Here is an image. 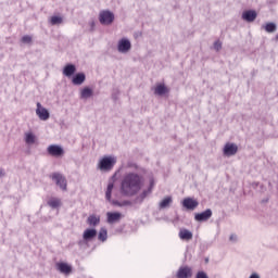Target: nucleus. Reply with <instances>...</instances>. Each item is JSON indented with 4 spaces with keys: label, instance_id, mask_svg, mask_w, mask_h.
<instances>
[{
    "label": "nucleus",
    "instance_id": "obj_1",
    "mask_svg": "<svg viewBox=\"0 0 278 278\" xmlns=\"http://www.w3.org/2000/svg\"><path fill=\"white\" fill-rule=\"evenodd\" d=\"M143 184L144 177L142 175L134 172L126 173L121 182V193L124 197H136L142 190Z\"/></svg>",
    "mask_w": 278,
    "mask_h": 278
},
{
    "label": "nucleus",
    "instance_id": "obj_2",
    "mask_svg": "<svg viewBox=\"0 0 278 278\" xmlns=\"http://www.w3.org/2000/svg\"><path fill=\"white\" fill-rule=\"evenodd\" d=\"M116 165V157L114 156H104L100 160L98 164L99 170L110 172Z\"/></svg>",
    "mask_w": 278,
    "mask_h": 278
},
{
    "label": "nucleus",
    "instance_id": "obj_3",
    "mask_svg": "<svg viewBox=\"0 0 278 278\" xmlns=\"http://www.w3.org/2000/svg\"><path fill=\"white\" fill-rule=\"evenodd\" d=\"M99 21L101 25H112L114 23V13L108 10L101 11Z\"/></svg>",
    "mask_w": 278,
    "mask_h": 278
},
{
    "label": "nucleus",
    "instance_id": "obj_4",
    "mask_svg": "<svg viewBox=\"0 0 278 278\" xmlns=\"http://www.w3.org/2000/svg\"><path fill=\"white\" fill-rule=\"evenodd\" d=\"M52 181L55 182L56 186L63 191H66L67 188V182H66V177H64L60 173H53L51 176Z\"/></svg>",
    "mask_w": 278,
    "mask_h": 278
},
{
    "label": "nucleus",
    "instance_id": "obj_5",
    "mask_svg": "<svg viewBox=\"0 0 278 278\" xmlns=\"http://www.w3.org/2000/svg\"><path fill=\"white\" fill-rule=\"evenodd\" d=\"M118 53H129L131 51V41L128 38L119 39L117 43Z\"/></svg>",
    "mask_w": 278,
    "mask_h": 278
},
{
    "label": "nucleus",
    "instance_id": "obj_6",
    "mask_svg": "<svg viewBox=\"0 0 278 278\" xmlns=\"http://www.w3.org/2000/svg\"><path fill=\"white\" fill-rule=\"evenodd\" d=\"M47 151L52 157H62V155H64V148L59 144L49 146L47 148Z\"/></svg>",
    "mask_w": 278,
    "mask_h": 278
},
{
    "label": "nucleus",
    "instance_id": "obj_7",
    "mask_svg": "<svg viewBox=\"0 0 278 278\" xmlns=\"http://www.w3.org/2000/svg\"><path fill=\"white\" fill-rule=\"evenodd\" d=\"M212 208H206L204 212L195 213L194 220H197V223H207V220L212 218Z\"/></svg>",
    "mask_w": 278,
    "mask_h": 278
},
{
    "label": "nucleus",
    "instance_id": "obj_8",
    "mask_svg": "<svg viewBox=\"0 0 278 278\" xmlns=\"http://www.w3.org/2000/svg\"><path fill=\"white\" fill-rule=\"evenodd\" d=\"M36 114L40 121H49L51 114L49 111L40 104V102H37V109Z\"/></svg>",
    "mask_w": 278,
    "mask_h": 278
},
{
    "label": "nucleus",
    "instance_id": "obj_9",
    "mask_svg": "<svg viewBox=\"0 0 278 278\" xmlns=\"http://www.w3.org/2000/svg\"><path fill=\"white\" fill-rule=\"evenodd\" d=\"M177 278H192V267L180 266L176 273Z\"/></svg>",
    "mask_w": 278,
    "mask_h": 278
},
{
    "label": "nucleus",
    "instance_id": "obj_10",
    "mask_svg": "<svg viewBox=\"0 0 278 278\" xmlns=\"http://www.w3.org/2000/svg\"><path fill=\"white\" fill-rule=\"evenodd\" d=\"M56 270H59V273L62 275L68 276L71 273H73V266H71L68 263L60 262L56 263Z\"/></svg>",
    "mask_w": 278,
    "mask_h": 278
},
{
    "label": "nucleus",
    "instance_id": "obj_11",
    "mask_svg": "<svg viewBox=\"0 0 278 278\" xmlns=\"http://www.w3.org/2000/svg\"><path fill=\"white\" fill-rule=\"evenodd\" d=\"M182 206H185L186 210L193 212V210H197V207H199V201L192 198H185L182 200Z\"/></svg>",
    "mask_w": 278,
    "mask_h": 278
},
{
    "label": "nucleus",
    "instance_id": "obj_12",
    "mask_svg": "<svg viewBox=\"0 0 278 278\" xmlns=\"http://www.w3.org/2000/svg\"><path fill=\"white\" fill-rule=\"evenodd\" d=\"M238 153V146L236 143H226L224 147V155L226 157H231V155H236Z\"/></svg>",
    "mask_w": 278,
    "mask_h": 278
},
{
    "label": "nucleus",
    "instance_id": "obj_13",
    "mask_svg": "<svg viewBox=\"0 0 278 278\" xmlns=\"http://www.w3.org/2000/svg\"><path fill=\"white\" fill-rule=\"evenodd\" d=\"M241 18L247 23H253L257 18V12L255 10L244 11L241 15Z\"/></svg>",
    "mask_w": 278,
    "mask_h": 278
},
{
    "label": "nucleus",
    "instance_id": "obj_14",
    "mask_svg": "<svg viewBox=\"0 0 278 278\" xmlns=\"http://www.w3.org/2000/svg\"><path fill=\"white\" fill-rule=\"evenodd\" d=\"M97 229L94 228H87L84 232H83V240L85 242H92V240H94V237L97 236Z\"/></svg>",
    "mask_w": 278,
    "mask_h": 278
},
{
    "label": "nucleus",
    "instance_id": "obj_15",
    "mask_svg": "<svg viewBox=\"0 0 278 278\" xmlns=\"http://www.w3.org/2000/svg\"><path fill=\"white\" fill-rule=\"evenodd\" d=\"M84 81H86V74H84V73H77L72 78V84L74 86H81V84H84Z\"/></svg>",
    "mask_w": 278,
    "mask_h": 278
},
{
    "label": "nucleus",
    "instance_id": "obj_16",
    "mask_svg": "<svg viewBox=\"0 0 278 278\" xmlns=\"http://www.w3.org/2000/svg\"><path fill=\"white\" fill-rule=\"evenodd\" d=\"M154 94L157 97H164V94H168V87L164 84H159L154 88Z\"/></svg>",
    "mask_w": 278,
    "mask_h": 278
},
{
    "label": "nucleus",
    "instance_id": "obj_17",
    "mask_svg": "<svg viewBox=\"0 0 278 278\" xmlns=\"http://www.w3.org/2000/svg\"><path fill=\"white\" fill-rule=\"evenodd\" d=\"M76 71H77V67L74 64H67L63 68V75L65 77H73Z\"/></svg>",
    "mask_w": 278,
    "mask_h": 278
},
{
    "label": "nucleus",
    "instance_id": "obj_18",
    "mask_svg": "<svg viewBox=\"0 0 278 278\" xmlns=\"http://www.w3.org/2000/svg\"><path fill=\"white\" fill-rule=\"evenodd\" d=\"M106 216H108V223L110 224V225H113V223H118V220H121V217L123 216L121 213H118V212H114V213H112V212H109L108 214H106Z\"/></svg>",
    "mask_w": 278,
    "mask_h": 278
},
{
    "label": "nucleus",
    "instance_id": "obj_19",
    "mask_svg": "<svg viewBox=\"0 0 278 278\" xmlns=\"http://www.w3.org/2000/svg\"><path fill=\"white\" fill-rule=\"evenodd\" d=\"M49 207L52 210H58V207H62V200L59 198H50L47 202Z\"/></svg>",
    "mask_w": 278,
    "mask_h": 278
},
{
    "label": "nucleus",
    "instance_id": "obj_20",
    "mask_svg": "<svg viewBox=\"0 0 278 278\" xmlns=\"http://www.w3.org/2000/svg\"><path fill=\"white\" fill-rule=\"evenodd\" d=\"M178 236H179L180 240H187V241L192 240V237H193L192 231H190L186 228H181L179 230Z\"/></svg>",
    "mask_w": 278,
    "mask_h": 278
},
{
    "label": "nucleus",
    "instance_id": "obj_21",
    "mask_svg": "<svg viewBox=\"0 0 278 278\" xmlns=\"http://www.w3.org/2000/svg\"><path fill=\"white\" fill-rule=\"evenodd\" d=\"M101 223V217L97 215H89L87 218V224L90 227H97Z\"/></svg>",
    "mask_w": 278,
    "mask_h": 278
},
{
    "label": "nucleus",
    "instance_id": "obj_22",
    "mask_svg": "<svg viewBox=\"0 0 278 278\" xmlns=\"http://www.w3.org/2000/svg\"><path fill=\"white\" fill-rule=\"evenodd\" d=\"M172 203H173V197H166L160 202L159 210H166L170 207Z\"/></svg>",
    "mask_w": 278,
    "mask_h": 278
},
{
    "label": "nucleus",
    "instance_id": "obj_23",
    "mask_svg": "<svg viewBox=\"0 0 278 278\" xmlns=\"http://www.w3.org/2000/svg\"><path fill=\"white\" fill-rule=\"evenodd\" d=\"M94 92L90 87H85L80 90V99H90Z\"/></svg>",
    "mask_w": 278,
    "mask_h": 278
},
{
    "label": "nucleus",
    "instance_id": "obj_24",
    "mask_svg": "<svg viewBox=\"0 0 278 278\" xmlns=\"http://www.w3.org/2000/svg\"><path fill=\"white\" fill-rule=\"evenodd\" d=\"M98 240H100V242H105V240H108V229L105 227L100 228Z\"/></svg>",
    "mask_w": 278,
    "mask_h": 278
},
{
    "label": "nucleus",
    "instance_id": "obj_25",
    "mask_svg": "<svg viewBox=\"0 0 278 278\" xmlns=\"http://www.w3.org/2000/svg\"><path fill=\"white\" fill-rule=\"evenodd\" d=\"M265 31H267V34H274V31H277V24L269 22L267 23L265 26H263Z\"/></svg>",
    "mask_w": 278,
    "mask_h": 278
},
{
    "label": "nucleus",
    "instance_id": "obj_26",
    "mask_svg": "<svg viewBox=\"0 0 278 278\" xmlns=\"http://www.w3.org/2000/svg\"><path fill=\"white\" fill-rule=\"evenodd\" d=\"M112 190H114V182H109L105 191L106 201H112Z\"/></svg>",
    "mask_w": 278,
    "mask_h": 278
},
{
    "label": "nucleus",
    "instance_id": "obj_27",
    "mask_svg": "<svg viewBox=\"0 0 278 278\" xmlns=\"http://www.w3.org/2000/svg\"><path fill=\"white\" fill-rule=\"evenodd\" d=\"M25 142L26 144H34L36 142V136L31 132H27L25 135Z\"/></svg>",
    "mask_w": 278,
    "mask_h": 278
},
{
    "label": "nucleus",
    "instance_id": "obj_28",
    "mask_svg": "<svg viewBox=\"0 0 278 278\" xmlns=\"http://www.w3.org/2000/svg\"><path fill=\"white\" fill-rule=\"evenodd\" d=\"M62 21V17L54 15L51 17L50 23L51 25H61Z\"/></svg>",
    "mask_w": 278,
    "mask_h": 278
},
{
    "label": "nucleus",
    "instance_id": "obj_29",
    "mask_svg": "<svg viewBox=\"0 0 278 278\" xmlns=\"http://www.w3.org/2000/svg\"><path fill=\"white\" fill-rule=\"evenodd\" d=\"M31 36H29V35H25V36H23L22 37V42L24 43V45H31Z\"/></svg>",
    "mask_w": 278,
    "mask_h": 278
},
{
    "label": "nucleus",
    "instance_id": "obj_30",
    "mask_svg": "<svg viewBox=\"0 0 278 278\" xmlns=\"http://www.w3.org/2000/svg\"><path fill=\"white\" fill-rule=\"evenodd\" d=\"M214 49L215 51H220V49H223V42H220L219 40L215 41Z\"/></svg>",
    "mask_w": 278,
    "mask_h": 278
},
{
    "label": "nucleus",
    "instance_id": "obj_31",
    "mask_svg": "<svg viewBox=\"0 0 278 278\" xmlns=\"http://www.w3.org/2000/svg\"><path fill=\"white\" fill-rule=\"evenodd\" d=\"M151 192H152V191H151V187H150V188H148L147 190L142 191L141 194H142L143 197H149V194H151Z\"/></svg>",
    "mask_w": 278,
    "mask_h": 278
},
{
    "label": "nucleus",
    "instance_id": "obj_32",
    "mask_svg": "<svg viewBox=\"0 0 278 278\" xmlns=\"http://www.w3.org/2000/svg\"><path fill=\"white\" fill-rule=\"evenodd\" d=\"M127 166L128 168H135L136 170H138V164L136 163H128Z\"/></svg>",
    "mask_w": 278,
    "mask_h": 278
},
{
    "label": "nucleus",
    "instance_id": "obj_33",
    "mask_svg": "<svg viewBox=\"0 0 278 278\" xmlns=\"http://www.w3.org/2000/svg\"><path fill=\"white\" fill-rule=\"evenodd\" d=\"M89 25H90V27H91V31H94V27H96V23H94V20H92V21H90L89 22Z\"/></svg>",
    "mask_w": 278,
    "mask_h": 278
},
{
    "label": "nucleus",
    "instance_id": "obj_34",
    "mask_svg": "<svg viewBox=\"0 0 278 278\" xmlns=\"http://www.w3.org/2000/svg\"><path fill=\"white\" fill-rule=\"evenodd\" d=\"M229 240L232 241V242H236V240H238V237H236L235 235H231L229 237Z\"/></svg>",
    "mask_w": 278,
    "mask_h": 278
},
{
    "label": "nucleus",
    "instance_id": "obj_35",
    "mask_svg": "<svg viewBox=\"0 0 278 278\" xmlns=\"http://www.w3.org/2000/svg\"><path fill=\"white\" fill-rule=\"evenodd\" d=\"M153 186H155V182L153 180H150V187L151 188V192H153Z\"/></svg>",
    "mask_w": 278,
    "mask_h": 278
},
{
    "label": "nucleus",
    "instance_id": "obj_36",
    "mask_svg": "<svg viewBox=\"0 0 278 278\" xmlns=\"http://www.w3.org/2000/svg\"><path fill=\"white\" fill-rule=\"evenodd\" d=\"M249 278H260V275H257L256 273L252 274Z\"/></svg>",
    "mask_w": 278,
    "mask_h": 278
},
{
    "label": "nucleus",
    "instance_id": "obj_37",
    "mask_svg": "<svg viewBox=\"0 0 278 278\" xmlns=\"http://www.w3.org/2000/svg\"><path fill=\"white\" fill-rule=\"evenodd\" d=\"M140 201H144L147 199V195H143L142 193L139 195Z\"/></svg>",
    "mask_w": 278,
    "mask_h": 278
},
{
    "label": "nucleus",
    "instance_id": "obj_38",
    "mask_svg": "<svg viewBox=\"0 0 278 278\" xmlns=\"http://www.w3.org/2000/svg\"><path fill=\"white\" fill-rule=\"evenodd\" d=\"M0 177H5V172H3V169L0 168Z\"/></svg>",
    "mask_w": 278,
    "mask_h": 278
},
{
    "label": "nucleus",
    "instance_id": "obj_39",
    "mask_svg": "<svg viewBox=\"0 0 278 278\" xmlns=\"http://www.w3.org/2000/svg\"><path fill=\"white\" fill-rule=\"evenodd\" d=\"M113 205H118V206H121V202H118V201H113Z\"/></svg>",
    "mask_w": 278,
    "mask_h": 278
},
{
    "label": "nucleus",
    "instance_id": "obj_40",
    "mask_svg": "<svg viewBox=\"0 0 278 278\" xmlns=\"http://www.w3.org/2000/svg\"><path fill=\"white\" fill-rule=\"evenodd\" d=\"M129 204H130L129 201L124 202V205H129Z\"/></svg>",
    "mask_w": 278,
    "mask_h": 278
},
{
    "label": "nucleus",
    "instance_id": "obj_41",
    "mask_svg": "<svg viewBox=\"0 0 278 278\" xmlns=\"http://www.w3.org/2000/svg\"><path fill=\"white\" fill-rule=\"evenodd\" d=\"M276 40H278V35H276Z\"/></svg>",
    "mask_w": 278,
    "mask_h": 278
}]
</instances>
